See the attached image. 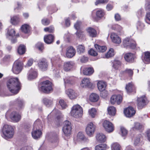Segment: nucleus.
<instances>
[{
  "label": "nucleus",
  "instance_id": "1",
  "mask_svg": "<svg viewBox=\"0 0 150 150\" xmlns=\"http://www.w3.org/2000/svg\"><path fill=\"white\" fill-rule=\"evenodd\" d=\"M6 85L8 90L14 94L18 93L21 88V84L17 78H12L6 82Z\"/></svg>",
  "mask_w": 150,
  "mask_h": 150
},
{
  "label": "nucleus",
  "instance_id": "2",
  "mask_svg": "<svg viewBox=\"0 0 150 150\" xmlns=\"http://www.w3.org/2000/svg\"><path fill=\"white\" fill-rule=\"evenodd\" d=\"M2 132L4 137L6 139L12 138L14 134L13 127L11 125L6 124L3 126Z\"/></svg>",
  "mask_w": 150,
  "mask_h": 150
},
{
  "label": "nucleus",
  "instance_id": "3",
  "mask_svg": "<svg viewBox=\"0 0 150 150\" xmlns=\"http://www.w3.org/2000/svg\"><path fill=\"white\" fill-rule=\"evenodd\" d=\"M83 113V110L82 108L78 104L73 106L71 112V115L76 118L81 117Z\"/></svg>",
  "mask_w": 150,
  "mask_h": 150
},
{
  "label": "nucleus",
  "instance_id": "4",
  "mask_svg": "<svg viewBox=\"0 0 150 150\" xmlns=\"http://www.w3.org/2000/svg\"><path fill=\"white\" fill-rule=\"evenodd\" d=\"M53 114L57 116L56 118L55 119V123L57 126H59L63 120V116L59 111L55 108H54L50 113L51 114Z\"/></svg>",
  "mask_w": 150,
  "mask_h": 150
},
{
  "label": "nucleus",
  "instance_id": "5",
  "mask_svg": "<svg viewBox=\"0 0 150 150\" xmlns=\"http://www.w3.org/2000/svg\"><path fill=\"white\" fill-rule=\"evenodd\" d=\"M41 87L42 91L46 93H50L52 91V83L48 80L42 82Z\"/></svg>",
  "mask_w": 150,
  "mask_h": 150
},
{
  "label": "nucleus",
  "instance_id": "6",
  "mask_svg": "<svg viewBox=\"0 0 150 150\" xmlns=\"http://www.w3.org/2000/svg\"><path fill=\"white\" fill-rule=\"evenodd\" d=\"M22 68L23 63L22 62L19 60H17L13 63L12 71L14 73L18 74L21 71Z\"/></svg>",
  "mask_w": 150,
  "mask_h": 150
},
{
  "label": "nucleus",
  "instance_id": "7",
  "mask_svg": "<svg viewBox=\"0 0 150 150\" xmlns=\"http://www.w3.org/2000/svg\"><path fill=\"white\" fill-rule=\"evenodd\" d=\"M123 45L125 47L134 49L136 47L135 42L129 38H125L123 41Z\"/></svg>",
  "mask_w": 150,
  "mask_h": 150
},
{
  "label": "nucleus",
  "instance_id": "8",
  "mask_svg": "<svg viewBox=\"0 0 150 150\" xmlns=\"http://www.w3.org/2000/svg\"><path fill=\"white\" fill-rule=\"evenodd\" d=\"M64 125L63 127V132L66 136H69L71 133V123L68 120L64 122Z\"/></svg>",
  "mask_w": 150,
  "mask_h": 150
},
{
  "label": "nucleus",
  "instance_id": "9",
  "mask_svg": "<svg viewBox=\"0 0 150 150\" xmlns=\"http://www.w3.org/2000/svg\"><path fill=\"white\" fill-rule=\"evenodd\" d=\"M148 103L147 98L145 96H142L137 98V106L139 109H141L146 105Z\"/></svg>",
  "mask_w": 150,
  "mask_h": 150
},
{
  "label": "nucleus",
  "instance_id": "10",
  "mask_svg": "<svg viewBox=\"0 0 150 150\" xmlns=\"http://www.w3.org/2000/svg\"><path fill=\"white\" fill-rule=\"evenodd\" d=\"M103 125L105 130L108 132H112L114 130V127L113 124L108 120L104 121Z\"/></svg>",
  "mask_w": 150,
  "mask_h": 150
},
{
  "label": "nucleus",
  "instance_id": "11",
  "mask_svg": "<svg viewBox=\"0 0 150 150\" xmlns=\"http://www.w3.org/2000/svg\"><path fill=\"white\" fill-rule=\"evenodd\" d=\"M96 126L94 125L92 122L89 123L87 125L86 132L87 134L89 136H91L95 132Z\"/></svg>",
  "mask_w": 150,
  "mask_h": 150
},
{
  "label": "nucleus",
  "instance_id": "12",
  "mask_svg": "<svg viewBox=\"0 0 150 150\" xmlns=\"http://www.w3.org/2000/svg\"><path fill=\"white\" fill-rule=\"evenodd\" d=\"M38 64L39 67L42 70L44 71L47 70L48 63L45 59L43 58L40 59Z\"/></svg>",
  "mask_w": 150,
  "mask_h": 150
},
{
  "label": "nucleus",
  "instance_id": "13",
  "mask_svg": "<svg viewBox=\"0 0 150 150\" xmlns=\"http://www.w3.org/2000/svg\"><path fill=\"white\" fill-rule=\"evenodd\" d=\"M135 112V110L132 107H129L124 110L125 115L128 117H132L134 115Z\"/></svg>",
  "mask_w": 150,
  "mask_h": 150
},
{
  "label": "nucleus",
  "instance_id": "14",
  "mask_svg": "<svg viewBox=\"0 0 150 150\" xmlns=\"http://www.w3.org/2000/svg\"><path fill=\"white\" fill-rule=\"evenodd\" d=\"M122 100V97L120 95H113L111 98L110 103L114 104L116 102L118 104H119Z\"/></svg>",
  "mask_w": 150,
  "mask_h": 150
},
{
  "label": "nucleus",
  "instance_id": "15",
  "mask_svg": "<svg viewBox=\"0 0 150 150\" xmlns=\"http://www.w3.org/2000/svg\"><path fill=\"white\" fill-rule=\"evenodd\" d=\"M11 119L15 122H18L21 119V116L18 112L16 111L12 112L10 115Z\"/></svg>",
  "mask_w": 150,
  "mask_h": 150
},
{
  "label": "nucleus",
  "instance_id": "16",
  "mask_svg": "<svg viewBox=\"0 0 150 150\" xmlns=\"http://www.w3.org/2000/svg\"><path fill=\"white\" fill-rule=\"evenodd\" d=\"M76 52V50L73 47L70 46L67 49L66 55L67 57L71 58L75 55Z\"/></svg>",
  "mask_w": 150,
  "mask_h": 150
},
{
  "label": "nucleus",
  "instance_id": "17",
  "mask_svg": "<svg viewBox=\"0 0 150 150\" xmlns=\"http://www.w3.org/2000/svg\"><path fill=\"white\" fill-rule=\"evenodd\" d=\"M31 134L33 138L34 139H36L40 137L42 133L41 131L40 130V129L33 128Z\"/></svg>",
  "mask_w": 150,
  "mask_h": 150
},
{
  "label": "nucleus",
  "instance_id": "18",
  "mask_svg": "<svg viewBox=\"0 0 150 150\" xmlns=\"http://www.w3.org/2000/svg\"><path fill=\"white\" fill-rule=\"evenodd\" d=\"M8 33L9 35L8 38L11 40V42L12 43L16 42L17 40L16 36H15V30L13 29H11L8 31Z\"/></svg>",
  "mask_w": 150,
  "mask_h": 150
},
{
  "label": "nucleus",
  "instance_id": "19",
  "mask_svg": "<svg viewBox=\"0 0 150 150\" xmlns=\"http://www.w3.org/2000/svg\"><path fill=\"white\" fill-rule=\"evenodd\" d=\"M74 63L72 61H69L64 63L63 69L66 71H70L74 66Z\"/></svg>",
  "mask_w": 150,
  "mask_h": 150
},
{
  "label": "nucleus",
  "instance_id": "20",
  "mask_svg": "<svg viewBox=\"0 0 150 150\" xmlns=\"http://www.w3.org/2000/svg\"><path fill=\"white\" fill-rule=\"evenodd\" d=\"M110 38L113 42L119 44L121 42V40L119 36L116 33H111Z\"/></svg>",
  "mask_w": 150,
  "mask_h": 150
},
{
  "label": "nucleus",
  "instance_id": "21",
  "mask_svg": "<svg viewBox=\"0 0 150 150\" xmlns=\"http://www.w3.org/2000/svg\"><path fill=\"white\" fill-rule=\"evenodd\" d=\"M135 57L134 55L131 53H127L125 54L124 56V58L125 60L129 63L134 62Z\"/></svg>",
  "mask_w": 150,
  "mask_h": 150
},
{
  "label": "nucleus",
  "instance_id": "22",
  "mask_svg": "<svg viewBox=\"0 0 150 150\" xmlns=\"http://www.w3.org/2000/svg\"><path fill=\"white\" fill-rule=\"evenodd\" d=\"M37 76L36 70L35 69H31L29 72L28 76V79L31 80L35 78Z\"/></svg>",
  "mask_w": 150,
  "mask_h": 150
},
{
  "label": "nucleus",
  "instance_id": "23",
  "mask_svg": "<svg viewBox=\"0 0 150 150\" xmlns=\"http://www.w3.org/2000/svg\"><path fill=\"white\" fill-rule=\"evenodd\" d=\"M42 101L47 107H50L53 104V99L50 98H45L43 99Z\"/></svg>",
  "mask_w": 150,
  "mask_h": 150
},
{
  "label": "nucleus",
  "instance_id": "24",
  "mask_svg": "<svg viewBox=\"0 0 150 150\" xmlns=\"http://www.w3.org/2000/svg\"><path fill=\"white\" fill-rule=\"evenodd\" d=\"M81 86L83 87L87 86L90 87L91 86L89 79L87 78H84L81 81Z\"/></svg>",
  "mask_w": 150,
  "mask_h": 150
},
{
  "label": "nucleus",
  "instance_id": "25",
  "mask_svg": "<svg viewBox=\"0 0 150 150\" xmlns=\"http://www.w3.org/2000/svg\"><path fill=\"white\" fill-rule=\"evenodd\" d=\"M96 139L100 143L104 142L106 140V138L105 135L101 133L97 134Z\"/></svg>",
  "mask_w": 150,
  "mask_h": 150
},
{
  "label": "nucleus",
  "instance_id": "26",
  "mask_svg": "<svg viewBox=\"0 0 150 150\" xmlns=\"http://www.w3.org/2000/svg\"><path fill=\"white\" fill-rule=\"evenodd\" d=\"M94 71V69L93 67H86L83 69V73L85 75H91L93 73Z\"/></svg>",
  "mask_w": 150,
  "mask_h": 150
},
{
  "label": "nucleus",
  "instance_id": "27",
  "mask_svg": "<svg viewBox=\"0 0 150 150\" xmlns=\"http://www.w3.org/2000/svg\"><path fill=\"white\" fill-rule=\"evenodd\" d=\"M54 39V36L52 34L45 35L44 37V41L47 44H50L52 42Z\"/></svg>",
  "mask_w": 150,
  "mask_h": 150
},
{
  "label": "nucleus",
  "instance_id": "28",
  "mask_svg": "<svg viewBox=\"0 0 150 150\" xmlns=\"http://www.w3.org/2000/svg\"><path fill=\"white\" fill-rule=\"evenodd\" d=\"M66 93L70 99L75 98L77 96V94L71 89H68L66 91Z\"/></svg>",
  "mask_w": 150,
  "mask_h": 150
},
{
  "label": "nucleus",
  "instance_id": "29",
  "mask_svg": "<svg viewBox=\"0 0 150 150\" xmlns=\"http://www.w3.org/2000/svg\"><path fill=\"white\" fill-rule=\"evenodd\" d=\"M125 88L127 93L132 92L135 89V87L132 82L129 83L126 85Z\"/></svg>",
  "mask_w": 150,
  "mask_h": 150
},
{
  "label": "nucleus",
  "instance_id": "30",
  "mask_svg": "<svg viewBox=\"0 0 150 150\" xmlns=\"http://www.w3.org/2000/svg\"><path fill=\"white\" fill-rule=\"evenodd\" d=\"M77 139L79 141H83L84 142L88 141V139L85 137L83 134L80 132H79L77 135Z\"/></svg>",
  "mask_w": 150,
  "mask_h": 150
},
{
  "label": "nucleus",
  "instance_id": "31",
  "mask_svg": "<svg viewBox=\"0 0 150 150\" xmlns=\"http://www.w3.org/2000/svg\"><path fill=\"white\" fill-rule=\"evenodd\" d=\"M20 21V18L18 16H14L11 17L10 20L11 23L14 25L18 24Z\"/></svg>",
  "mask_w": 150,
  "mask_h": 150
},
{
  "label": "nucleus",
  "instance_id": "32",
  "mask_svg": "<svg viewBox=\"0 0 150 150\" xmlns=\"http://www.w3.org/2000/svg\"><path fill=\"white\" fill-rule=\"evenodd\" d=\"M112 67L115 69H118L121 66V62L118 60L115 59L112 62Z\"/></svg>",
  "mask_w": 150,
  "mask_h": 150
},
{
  "label": "nucleus",
  "instance_id": "33",
  "mask_svg": "<svg viewBox=\"0 0 150 150\" xmlns=\"http://www.w3.org/2000/svg\"><path fill=\"white\" fill-rule=\"evenodd\" d=\"M97 86L99 91H101L105 90L106 85L104 82L99 81L98 83Z\"/></svg>",
  "mask_w": 150,
  "mask_h": 150
},
{
  "label": "nucleus",
  "instance_id": "34",
  "mask_svg": "<svg viewBox=\"0 0 150 150\" xmlns=\"http://www.w3.org/2000/svg\"><path fill=\"white\" fill-rule=\"evenodd\" d=\"M87 31L88 33V35L91 37H96V30L93 28H89L87 30Z\"/></svg>",
  "mask_w": 150,
  "mask_h": 150
},
{
  "label": "nucleus",
  "instance_id": "35",
  "mask_svg": "<svg viewBox=\"0 0 150 150\" xmlns=\"http://www.w3.org/2000/svg\"><path fill=\"white\" fill-rule=\"evenodd\" d=\"M65 84H73L74 83V79L73 77L67 76L64 79Z\"/></svg>",
  "mask_w": 150,
  "mask_h": 150
},
{
  "label": "nucleus",
  "instance_id": "36",
  "mask_svg": "<svg viewBox=\"0 0 150 150\" xmlns=\"http://www.w3.org/2000/svg\"><path fill=\"white\" fill-rule=\"evenodd\" d=\"M94 47L96 50L99 52H103L107 49L105 46H100L97 44H95Z\"/></svg>",
  "mask_w": 150,
  "mask_h": 150
},
{
  "label": "nucleus",
  "instance_id": "37",
  "mask_svg": "<svg viewBox=\"0 0 150 150\" xmlns=\"http://www.w3.org/2000/svg\"><path fill=\"white\" fill-rule=\"evenodd\" d=\"M21 30L25 33H29L30 31V27L27 24H24L21 27Z\"/></svg>",
  "mask_w": 150,
  "mask_h": 150
},
{
  "label": "nucleus",
  "instance_id": "38",
  "mask_svg": "<svg viewBox=\"0 0 150 150\" xmlns=\"http://www.w3.org/2000/svg\"><path fill=\"white\" fill-rule=\"evenodd\" d=\"M99 98V96L96 93H93L90 95L89 99L92 102H95L97 101Z\"/></svg>",
  "mask_w": 150,
  "mask_h": 150
},
{
  "label": "nucleus",
  "instance_id": "39",
  "mask_svg": "<svg viewBox=\"0 0 150 150\" xmlns=\"http://www.w3.org/2000/svg\"><path fill=\"white\" fill-rule=\"evenodd\" d=\"M25 52V47L23 45H21L19 46L18 52V54L21 55L24 54Z\"/></svg>",
  "mask_w": 150,
  "mask_h": 150
},
{
  "label": "nucleus",
  "instance_id": "40",
  "mask_svg": "<svg viewBox=\"0 0 150 150\" xmlns=\"http://www.w3.org/2000/svg\"><path fill=\"white\" fill-rule=\"evenodd\" d=\"M114 54V49L112 48H110L107 53L105 54V57L106 58H108L113 57Z\"/></svg>",
  "mask_w": 150,
  "mask_h": 150
},
{
  "label": "nucleus",
  "instance_id": "41",
  "mask_svg": "<svg viewBox=\"0 0 150 150\" xmlns=\"http://www.w3.org/2000/svg\"><path fill=\"white\" fill-rule=\"evenodd\" d=\"M15 104L18 106L19 108H22L24 106V103L23 101L20 99H17L15 101Z\"/></svg>",
  "mask_w": 150,
  "mask_h": 150
},
{
  "label": "nucleus",
  "instance_id": "42",
  "mask_svg": "<svg viewBox=\"0 0 150 150\" xmlns=\"http://www.w3.org/2000/svg\"><path fill=\"white\" fill-rule=\"evenodd\" d=\"M107 145L105 144H100L96 145L95 147V150H105Z\"/></svg>",
  "mask_w": 150,
  "mask_h": 150
},
{
  "label": "nucleus",
  "instance_id": "43",
  "mask_svg": "<svg viewBox=\"0 0 150 150\" xmlns=\"http://www.w3.org/2000/svg\"><path fill=\"white\" fill-rule=\"evenodd\" d=\"M109 114L110 115L114 116L115 115L116 111L115 108L112 106H110L108 108Z\"/></svg>",
  "mask_w": 150,
  "mask_h": 150
},
{
  "label": "nucleus",
  "instance_id": "44",
  "mask_svg": "<svg viewBox=\"0 0 150 150\" xmlns=\"http://www.w3.org/2000/svg\"><path fill=\"white\" fill-rule=\"evenodd\" d=\"M41 122L40 119H37L34 122L33 128L40 129L41 127Z\"/></svg>",
  "mask_w": 150,
  "mask_h": 150
},
{
  "label": "nucleus",
  "instance_id": "45",
  "mask_svg": "<svg viewBox=\"0 0 150 150\" xmlns=\"http://www.w3.org/2000/svg\"><path fill=\"white\" fill-rule=\"evenodd\" d=\"M144 60L146 62L150 63V53L149 52H145Z\"/></svg>",
  "mask_w": 150,
  "mask_h": 150
},
{
  "label": "nucleus",
  "instance_id": "46",
  "mask_svg": "<svg viewBox=\"0 0 150 150\" xmlns=\"http://www.w3.org/2000/svg\"><path fill=\"white\" fill-rule=\"evenodd\" d=\"M142 125L139 123L136 122L134 123V126L132 127V129L133 130H139L142 129Z\"/></svg>",
  "mask_w": 150,
  "mask_h": 150
},
{
  "label": "nucleus",
  "instance_id": "47",
  "mask_svg": "<svg viewBox=\"0 0 150 150\" xmlns=\"http://www.w3.org/2000/svg\"><path fill=\"white\" fill-rule=\"evenodd\" d=\"M77 52L80 54L83 53L85 51V47L82 45H79L77 47Z\"/></svg>",
  "mask_w": 150,
  "mask_h": 150
},
{
  "label": "nucleus",
  "instance_id": "48",
  "mask_svg": "<svg viewBox=\"0 0 150 150\" xmlns=\"http://www.w3.org/2000/svg\"><path fill=\"white\" fill-rule=\"evenodd\" d=\"M104 12L103 10H98L96 13V15L98 18H101L104 16Z\"/></svg>",
  "mask_w": 150,
  "mask_h": 150
},
{
  "label": "nucleus",
  "instance_id": "49",
  "mask_svg": "<svg viewBox=\"0 0 150 150\" xmlns=\"http://www.w3.org/2000/svg\"><path fill=\"white\" fill-rule=\"evenodd\" d=\"M123 73L127 74L129 76H131L133 75V70L131 69H126L123 71Z\"/></svg>",
  "mask_w": 150,
  "mask_h": 150
},
{
  "label": "nucleus",
  "instance_id": "50",
  "mask_svg": "<svg viewBox=\"0 0 150 150\" xmlns=\"http://www.w3.org/2000/svg\"><path fill=\"white\" fill-rule=\"evenodd\" d=\"M121 146L117 143L113 144L112 146V150H120Z\"/></svg>",
  "mask_w": 150,
  "mask_h": 150
},
{
  "label": "nucleus",
  "instance_id": "51",
  "mask_svg": "<svg viewBox=\"0 0 150 150\" xmlns=\"http://www.w3.org/2000/svg\"><path fill=\"white\" fill-rule=\"evenodd\" d=\"M89 113L90 115L93 118L95 117L96 112V111L94 108H92L89 110Z\"/></svg>",
  "mask_w": 150,
  "mask_h": 150
},
{
  "label": "nucleus",
  "instance_id": "52",
  "mask_svg": "<svg viewBox=\"0 0 150 150\" xmlns=\"http://www.w3.org/2000/svg\"><path fill=\"white\" fill-rule=\"evenodd\" d=\"M81 23H82L81 21H77L74 25V26L75 28L77 30H79L80 29Z\"/></svg>",
  "mask_w": 150,
  "mask_h": 150
},
{
  "label": "nucleus",
  "instance_id": "53",
  "mask_svg": "<svg viewBox=\"0 0 150 150\" xmlns=\"http://www.w3.org/2000/svg\"><path fill=\"white\" fill-rule=\"evenodd\" d=\"M44 30L45 32H48L50 33H53L54 31V28L53 26H51L49 27L45 28Z\"/></svg>",
  "mask_w": 150,
  "mask_h": 150
},
{
  "label": "nucleus",
  "instance_id": "54",
  "mask_svg": "<svg viewBox=\"0 0 150 150\" xmlns=\"http://www.w3.org/2000/svg\"><path fill=\"white\" fill-rule=\"evenodd\" d=\"M100 92V96L101 97L103 98H105L107 97L108 95V92L107 91L105 90Z\"/></svg>",
  "mask_w": 150,
  "mask_h": 150
},
{
  "label": "nucleus",
  "instance_id": "55",
  "mask_svg": "<svg viewBox=\"0 0 150 150\" xmlns=\"http://www.w3.org/2000/svg\"><path fill=\"white\" fill-rule=\"evenodd\" d=\"M42 23L45 25H48L50 23V21L47 18H44L42 20Z\"/></svg>",
  "mask_w": 150,
  "mask_h": 150
},
{
  "label": "nucleus",
  "instance_id": "56",
  "mask_svg": "<svg viewBox=\"0 0 150 150\" xmlns=\"http://www.w3.org/2000/svg\"><path fill=\"white\" fill-rule=\"evenodd\" d=\"M59 103L62 109L65 108L67 106L66 103L63 100H60L59 101Z\"/></svg>",
  "mask_w": 150,
  "mask_h": 150
},
{
  "label": "nucleus",
  "instance_id": "57",
  "mask_svg": "<svg viewBox=\"0 0 150 150\" xmlns=\"http://www.w3.org/2000/svg\"><path fill=\"white\" fill-rule=\"evenodd\" d=\"M109 0H98L96 1L95 3V4L97 5L100 4H105L108 2Z\"/></svg>",
  "mask_w": 150,
  "mask_h": 150
},
{
  "label": "nucleus",
  "instance_id": "58",
  "mask_svg": "<svg viewBox=\"0 0 150 150\" xmlns=\"http://www.w3.org/2000/svg\"><path fill=\"white\" fill-rule=\"evenodd\" d=\"M89 54L91 55L96 56L98 54L97 52L93 49H91L88 51Z\"/></svg>",
  "mask_w": 150,
  "mask_h": 150
},
{
  "label": "nucleus",
  "instance_id": "59",
  "mask_svg": "<svg viewBox=\"0 0 150 150\" xmlns=\"http://www.w3.org/2000/svg\"><path fill=\"white\" fill-rule=\"evenodd\" d=\"M121 130L122 133V136H126L127 133V130L124 128V127H121Z\"/></svg>",
  "mask_w": 150,
  "mask_h": 150
},
{
  "label": "nucleus",
  "instance_id": "60",
  "mask_svg": "<svg viewBox=\"0 0 150 150\" xmlns=\"http://www.w3.org/2000/svg\"><path fill=\"white\" fill-rule=\"evenodd\" d=\"M36 46L40 50H42L43 49V44L41 42H38L36 45Z\"/></svg>",
  "mask_w": 150,
  "mask_h": 150
},
{
  "label": "nucleus",
  "instance_id": "61",
  "mask_svg": "<svg viewBox=\"0 0 150 150\" xmlns=\"http://www.w3.org/2000/svg\"><path fill=\"white\" fill-rule=\"evenodd\" d=\"M76 35L79 38H81L83 37V32L81 31L78 30L76 33Z\"/></svg>",
  "mask_w": 150,
  "mask_h": 150
},
{
  "label": "nucleus",
  "instance_id": "62",
  "mask_svg": "<svg viewBox=\"0 0 150 150\" xmlns=\"http://www.w3.org/2000/svg\"><path fill=\"white\" fill-rule=\"evenodd\" d=\"M114 17L115 20L116 21H119L121 20V17L120 15L118 13H116L115 14Z\"/></svg>",
  "mask_w": 150,
  "mask_h": 150
},
{
  "label": "nucleus",
  "instance_id": "63",
  "mask_svg": "<svg viewBox=\"0 0 150 150\" xmlns=\"http://www.w3.org/2000/svg\"><path fill=\"white\" fill-rule=\"evenodd\" d=\"M140 135L138 137H137L135 139L134 141V144L135 145H137L139 142L140 140Z\"/></svg>",
  "mask_w": 150,
  "mask_h": 150
},
{
  "label": "nucleus",
  "instance_id": "64",
  "mask_svg": "<svg viewBox=\"0 0 150 150\" xmlns=\"http://www.w3.org/2000/svg\"><path fill=\"white\" fill-rule=\"evenodd\" d=\"M88 58L86 57L83 56L81 59V62L86 63L88 61Z\"/></svg>",
  "mask_w": 150,
  "mask_h": 150
}]
</instances>
